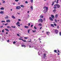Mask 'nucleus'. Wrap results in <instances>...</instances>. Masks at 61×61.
I'll return each mask as SVG.
<instances>
[{
    "label": "nucleus",
    "mask_w": 61,
    "mask_h": 61,
    "mask_svg": "<svg viewBox=\"0 0 61 61\" xmlns=\"http://www.w3.org/2000/svg\"><path fill=\"white\" fill-rule=\"evenodd\" d=\"M38 49L39 50V51L38 52V55H40V54H42V52L43 51H44V50H45L42 49H38L37 48L35 49Z\"/></svg>",
    "instance_id": "1"
},
{
    "label": "nucleus",
    "mask_w": 61,
    "mask_h": 61,
    "mask_svg": "<svg viewBox=\"0 0 61 61\" xmlns=\"http://www.w3.org/2000/svg\"><path fill=\"white\" fill-rule=\"evenodd\" d=\"M54 9H56L57 8H59L60 7V5L59 4H56L54 5Z\"/></svg>",
    "instance_id": "2"
},
{
    "label": "nucleus",
    "mask_w": 61,
    "mask_h": 61,
    "mask_svg": "<svg viewBox=\"0 0 61 61\" xmlns=\"http://www.w3.org/2000/svg\"><path fill=\"white\" fill-rule=\"evenodd\" d=\"M43 20L42 19H40L38 20V22H41V23H42L43 22Z\"/></svg>",
    "instance_id": "3"
},
{
    "label": "nucleus",
    "mask_w": 61,
    "mask_h": 61,
    "mask_svg": "<svg viewBox=\"0 0 61 61\" xmlns=\"http://www.w3.org/2000/svg\"><path fill=\"white\" fill-rule=\"evenodd\" d=\"M43 55H44L43 56L44 58V59H46L47 57H46V54L44 53L43 54Z\"/></svg>",
    "instance_id": "4"
},
{
    "label": "nucleus",
    "mask_w": 61,
    "mask_h": 61,
    "mask_svg": "<svg viewBox=\"0 0 61 61\" xmlns=\"http://www.w3.org/2000/svg\"><path fill=\"white\" fill-rule=\"evenodd\" d=\"M55 32L56 34H58V30H55Z\"/></svg>",
    "instance_id": "5"
},
{
    "label": "nucleus",
    "mask_w": 61,
    "mask_h": 61,
    "mask_svg": "<svg viewBox=\"0 0 61 61\" xmlns=\"http://www.w3.org/2000/svg\"><path fill=\"white\" fill-rule=\"evenodd\" d=\"M20 6H17L16 7V9H18V10H19V9H20Z\"/></svg>",
    "instance_id": "6"
},
{
    "label": "nucleus",
    "mask_w": 61,
    "mask_h": 61,
    "mask_svg": "<svg viewBox=\"0 0 61 61\" xmlns=\"http://www.w3.org/2000/svg\"><path fill=\"white\" fill-rule=\"evenodd\" d=\"M47 10H48L46 9L44 10L43 11L44 13H46V12L47 11Z\"/></svg>",
    "instance_id": "7"
},
{
    "label": "nucleus",
    "mask_w": 61,
    "mask_h": 61,
    "mask_svg": "<svg viewBox=\"0 0 61 61\" xmlns=\"http://www.w3.org/2000/svg\"><path fill=\"white\" fill-rule=\"evenodd\" d=\"M20 24V23H19V22L18 21L17 23L16 24L17 25H18L19 26H20V25H19V24Z\"/></svg>",
    "instance_id": "8"
},
{
    "label": "nucleus",
    "mask_w": 61,
    "mask_h": 61,
    "mask_svg": "<svg viewBox=\"0 0 61 61\" xmlns=\"http://www.w3.org/2000/svg\"><path fill=\"white\" fill-rule=\"evenodd\" d=\"M43 8L44 9H46V10H48V7H43Z\"/></svg>",
    "instance_id": "9"
},
{
    "label": "nucleus",
    "mask_w": 61,
    "mask_h": 61,
    "mask_svg": "<svg viewBox=\"0 0 61 61\" xmlns=\"http://www.w3.org/2000/svg\"><path fill=\"white\" fill-rule=\"evenodd\" d=\"M49 19L51 21H53V19L51 17H50L49 18Z\"/></svg>",
    "instance_id": "10"
},
{
    "label": "nucleus",
    "mask_w": 61,
    "mask_h": 61,
    "mask_svg": "<svg viewBox=\"0 0 61 61\" xmlns=\"http://www.w3.org/2000/svg\"><path fill=\"white\" fill-rule=\"evenodd\" d=\"M6 22L7 23H10V20H6Z\"/></svg>",
    "instance_id": "11"
},
{
    "label": "nucleus",
    "mask_w": 61,
    "mask_h": 61,
    "mask_svg": "<svg viewBox=\"0 0 61 61\" xmlns=\"http://www.w3.org/2000/svg\"><path fill=\"white\" fill-rule=\"evenodd\" d=\"M46 33L48 36H49V34H50V32H46ZM48 34H49V35H48Z\"/></svg>",
    "instance_id": "12"
},
{
    "label": "nucleus",
    "mask_w": 61,
    "mask_h": 61,
    "mask_svg": "<svg viewBox=\"0 0 61 61\" xmlns=\"http://www.w3.org/2000/svg\"><path fill=\"white\" fill-rule=\"evenodd\" d=\"M58 16V14H56V15L55 16V17L56 18H57V17Z\"/></svg>",
    "instance_id": "13"
},
{
    "label": "nucleus",
    "mask_w": 61,
    "mask_h": 61,
    "mask_svg": "<svg viewBox=\"0 0 61 61\" xmlns=\"http://www.w3.org/2000/svg\"><path fill=\"white\" fill-rule=\"evenodd\" d=\"M11 17L12 18H13V19H15V17L13 15H12L11 16Z\"/></svg>",
    "instance_id": "14"
},
{
    "label": "nucleus",
    "mask_w": 61,
    "mask_h": 61,
    "mask_svg": "<svg viewBox=\"0 0 61 61\" xmlns=\"http://www.w3.org/2000/svg\"><path fill=\"white\" fill-rule=\"evenodd\" d=\"M51 17H52V18H53V19H54V17H55V16H54L53 15H51Z\"/></svg>",
    "instance_id": "15"
},
{
    "label": "nucleus",
    "mask_w": 61,
    "mask_h": 61,
    "mask_svg": "<svg viewBox=\"0 0 61 61\" xmlns=\"http://www.w3.org/2000/svg\"><path fill=\"white\" fill-rule=\"evenodd\" d=\"M4 13V11H1L0 12V13L1 14H3Z\"/></svg>",
    "instance_id": "16"
},
{
    "label": "nucleus",
    "mask_w": 61,
    "mask_h": 61,
    "mask_svg": "<svg viewBox=\"0 0 61 61\" xmlns=\"http://www.w3.org/2000/svg\"><path fill=\"white\" fill-rule=\"evenodd\" d=\"M21 46H22V47H24V48H25L26 47L24 45H21Z\"/></svg>",
    "instance_id": "17"
},
{
    "label": "nucleus",
    "mask_w": 61,
    "mask_h": 61,
    "mask_svg": "<svg viewBox=\"0 0 61 61\" xmlns=\"http://www.w3.org/2000/svg\"><path fill=\"white\" fill-rule=\"evenodd\" d=\"M5 19H8V16H6V17L5 18Z\"/></svg>",
    "instance_id": "18"
},
{
    "label": "nucleus",
    "mask_w": 61,
    "mask_h": 61,
    "mask_svg": "<svg viewBox=\"0 0 61 61\" xmlns=\"http://www.w3.org/2000/svg\"><path fill=\"white\" fill-rule=\"evenodd\" d=\"M7 28H11V27L9 26H7Z\"/></svg>",
    "instance_id": "19"
},
{
    "label": "nucleus",
    "mask_w": 61,
    "mask_h": 61,
    "mask_svg": "<svg viewBox=\"0 0 61 61\" xmlns=\"http://www.w3.org/2000/svg\"><path fill=\"white\" fill-rule=\"evenodd\" d=\"M51 26H52V27H54V25H53V24H51Z\"/></svg>",
    "instance_id": "20"
},
{
    "label": "nucleus",
    "mask_w": 61,
    "mask_h": 61,
    "mask_svg": "<svg viewBox=\"0 0 61 61\" xmlns=\"http://www.w3.org/2000/svg\"><path fill=\"white\" fill-rule=\"evenodd\" d=\"M30 29H29L28 30V32L29 34H30V33H29V32H30Z\"/></svg>",
    "instance_id": "21"
},
{
    "label": "nucleus",
    "mask_w": 61,
    "mask_h": 61,
    "mask_svg": "<svg viewBox=\"0 0 61 61\" xmlns=\"http://www.w3.org/2000/svg\"><path fill=\"white\" fill-rule=\"evenodd\" d=\"M1 10H4V8L3 7H1L0 8Z\"/></svg>",
    "instance_id": "22"
},
{
    "label": "nucleus",
    "mask_w": 61,
    "mask_h": 61,
    "mask_svg": "<svg viewBox=\"0 0 61 61\" xmlns=\"http://www.w3.org/2000/svg\"><path fill=\"white\" fill-rule=\"evenodd\" d=\"M24 27L25 28H28V26H24Z\"/></svg>",
    "instance_id": "23"
},
{
    "label": "nucleus",
    "mask_w": 61,
    "mask_h": 61,
    "mask_svg": "<svg viewBox=\"0 0 61 61\" xmlns=\"http://www.w3.org/2000/svg\"><path fill=\"white\" fill-rule=\"evenodd\" d=\"M54 4V1H53L52 2V4L51 5L52 6Z\"/></svg>",
    "instance_id": "24"
},
{
    "label": "nucleus",
    "mask_w": 61,
    "mask_h": 61,
    "mask_svg": "<svg viewBox=\"0 0 61 61\" xmlns=\"http://www.w3.org/2000/svg\"><path fill=\"white\" fill-rule=\"evenodd\" d=\"M40 18H43V16L42 15H41L40 16Z\"/></svg>",
    "instance_id": "25"
},
{
    "label": "nucleus",
    "mask_w": 61,
    "mask_h": 61,
    "mask_svg": "<svg viewBox=\"0 0 61 61\" xmlns=\"http://www.w3.org/2000/svg\"><path fill=\"white\" fill-rule=\"evenodd\" d=\"M30 8L32 9V10H33V7L32 6H31Z\"/></svg>",
    "instance_id": "26"
},
{
    "label": "nucleus",
    "mask_w": 61,
    "mask_h": 61,
    "mask_svg": "<svg viewBox=\"0 0 61 61\" xmlns=\"http://www.w3.org/2000/svg\"><path fill=\"white\" fill-rule=\"evenodd\" d=\"M5 30L6 31H8V32H9V30H8V29H5Z\"/></svg>",
    "instance_id": "27"
},
{
    "label": "nucleus",
    "mask_w": 61,
    "mask_h": 61,
    "mask_svg": "<svg viewBox=\"0 0 61 61\" xmlns=\"http://www.w3.org/2000/svg\"><path fill=\"white\" fill-rule=\"evenodd\" d=\"M56 9H55L53 10V11L54 12H56Z\"/></svg>",
    "instance_id": "28"
},
{
    "label": "nucleus",
    "mask_w": 61,
    "mask_h": 61,
    "mask_svg": "<svg viewBox=\"0 0 61 61\" xmlns=\"http://www.w3.org/2000/svg\"><path fill=\"white\" fill-rule=\"evenodd\" d=\"M57 51L59 53H60V51H59V50L57 49Z\"/></svg>",
    "instance_id": "29"
},
{
    "label": "nucleus",
    "mask_w": 61,
    "mask_h": 61,
    "mask_svg": "<svg viewBox=\"0 0 61 61\" xmlns=\"http://www.w3.org/2000/svg\"><path fill=\"white\" fill-rule=\"evenodd\" d=\"M32 46H31V45H30L29 47V48H31V47H32Z\"/></svg>",
    "instance_id": "30"
},
{
    "label": "nucleus",
    "mask_w": 61,
    "mask_h": 61,
    "mask_svg": "<svg viewBox=\"0 0 61 61\" xmlns=\"http://www.w3.org/2000/svg\"><path fill=\"white\" fill-rule=\"evenodd\" d=\"M1 23H3L4 22V23H5V21H1Z\"/></svg>",
    "instance_id": "31"
},
{
    "label": "nucleus",
    "mask_w": 61,
    "mask_h": 61,
    "mask_svg": "<svg viewBox=\"0 0 61 61\" xmlns=\"http://www.w3.org/2000/svg\"><path fill=\"white\" fill-rule=\"evenodd\" d=\"M55 21L56 23H57V20H56V19H55Z\"/></svg>",
    "instance_id": "32"
},
{
    "label": "nucleus",
    "mask_w": 61,
    "mask_h": 61,
    "mask_svg": "<svg viewBox=\"0 0 61 61\" xmlns=\"http://www.w3.org/2000/svg\"><path fill=\"white\" fill-rule=\"evenodd\" d=\"M53 25H55V26H56V23H54L53 24Z\"/></svg>",
    "instance_id": "33"
},
{
    "label": "nucleus",
    "mask_w": 61,
    "mask_h": 61,
    "mask_svg": "<svg viewBox=\"0 0 61 61\" xmlns=\"http://www.w3.org/2000/svg\"><path fill=\"white\" fill-rule=\"evenodd\" d=\"M22 41H23L24 42H25L26 41L25 40H23Z\"/></svg>",
    "instance_id": "34"
},
{
    "label": "nucleus",
    "mask_w": 61,
    "mask_h": 61,
    "mask_svg": "<svg viewBox=\"0 0 61 61\" xmlns=\"http://www.w3.org/2000/svg\"><path fill=\"white\" fill-rule=\"evenodd\" d=\"M58 0H57V1L56 2V4H58Z\"/></svg>",
    "instance_id": "35"
},
{
    "label": "nucleus",
    "mask_w": 61,
    "mask_h": 61,
    "mask_svg": "<svg viewBox=\"0 0 61 61\" xmlns=\"http://www.w3.org/2000/svg\"><path fill=\"white\" fill-rule=\"evenodd\" d=\"M20 6H21V7H24V6L23 5H20Z\"/></svg>",
    "instance_id": "36"
},
{
    "label": "nucleus",
    "mask_w": 61,
    "mask_h": 61,
    "mask_svg": "<svg viewBox=\"0 0 61 61\" xmlns=\"http://www.w3.org/2000/svg\"><path fill=\"white\" fill-rule=\"evenodd\" d=\"M4 31H5V30H4V29H3L2 30V33H4Z\"/></svg>",
    "instance_id": "37"
},
{
    "label": "nucleus",
    "mask_w": 61,
    "mask_h": 61,
    "mask_svg": "<svg viewBox=\"0 0 61 61\" xmlns=\"http://www.w3.org/2000/svg\"><path fill=\"white\" fill-rule=\"evenodd\" d=\"M9 40H7V42H8V43H9Z\"/></svg>",
    "instance_id": "38"
},
{
    "label": "nucleus",
    "mask_w": 61,
    "mask_h": 61,
    "mask_svg": "<svg viewBox=\"0 0 61 61\" xmlns=\"http://www.w3.org/2000/svg\"><path fill=\"white\" fill-rule=\"evenodd\" d=\"M30 2L31 3H33V0H30Z\"/></svg>",
    "instance_id": "39"
},
{
    "label": "nucleus",
    "mask_w": 61,
    "mask_h": 61,
    "mask_svg": "<svg viewBox=\"0 0 61 61\" xmlns=\"http://www.w3.org/2000/svg\"><path fill=\"white\" fill-rule=\"evenodd\" d=\"M19 40H22V41H23V39H20V38H19Z\"/></svg>",
    "instance_id": "40"
},
{
    "label": "nucleus",
    "mask_w": 61,
    "mask_h": 61,
    "mask_svg": "<svg viewBox=\"0 0 61 61\" xmlns=\"http://www.w3.org/2000/svg\"><path fill=\"white\" fill-rule=\"evenodd\" d=\"M16 43V42L15 41L13 42V44H15Z\"/></svg>",
    "instance_id": "41"
},
{
    "label": "nucleus",
    "mask_w": 61,
    "mask_h": 61,
    "mask_svg": "<svg viewBox=\"0 0 61 61\" xmlns=\"http://www.w3.org/2000/svg\"><path fill=\"white\" fill-rule=\"evenodd\" d=\"M17 35L18 36H20L19 35V34H17Z\"/></svg>",
    "instance_id": "42"
},
{
    "label": "nucleus",
    "mask_w": 61,
    "mask_h": 61,
    "mask_svg": "<svg viewBox=\"0 0 61 61\" xmlns=\"http://www.w3.org/2000/svg\"><path fill=\"white\" fill-rule=\"evenodd\" d=\"M54 52L55 53H56V50H54Z\"/></svg>",
    "instance_id": "43"
},
{
    "label": "nucleus",
    "mask_w": 61,
    "mask_h": 61,
    "mask_svg": "<svg viewBox=\"0 0 61 61\" xmlns=\"http://www.w3.org/2000/svg\"><path fill=\"white\" fill-rule=\"evenodd\" d=\"M59 34H60V36H61V32H60Z\"/></svg>",
    "instance_id": "44"
},
{
    "label": "nucleus",
    "mask_w": 61,
    "mask_h": 61,
    "mask_svg": "<svg viewBox=\"0 0 61 61\" xmlns=\"http://www.w3.org/2000/svg\"><path fill=\"white\" fill-rule=\"evenodd\" d=\"M39 25H40V26H42V24H39Z\"/></svg>",
    "instance_id": "45"
},
{
    "label": "nucleus",
    "mask_w": 61,
    "mask_h": 61,
    "mask_svg": "<svg viewBox=\"0 0 61 61\" xmlns=\"http://www.w3.org/2000/svg\"><path fill=\"white\" fill-rule=\"evenodd\" d=\"M8 24V23H6V24H4V25H7V24Z\"/></svg>",
    "instance_id": "46"
},
{
    "label": "nucleus",
    "mask_w": 61,
    "mask_h": 61,
    "mask_svg": "<svg viewBox=\"0 0 61 61\" xmlns=\"http://www.w3.org/2000/svg\"><path fill=\"white\" fill-rule=\"evenodd\" d=\"M27 18H29V15H28Z\"/></svg>",
    "instance_id": "47"
},
{
    "label": "nucleus",
    "mask_w": 61,
    "mask_h": 61,
    "mask_svg": "<svg viewBox=\"0 0 61 61\" xmlns=\"http://www.w3.org/2000/svg\"><path fill=\"white\" fill-rule=\"evenodd\" d=\"M42 61H46V60L45 61V60H44V59L42 60Z\"/></svg>",
    "instance_id": "48"
},
{
    "label": "nucleus",
    "mask_w": 61,
    "mask_h": 61,
    "mask_svg": "<svg viewBox=\"0 0 61 61\" xmlns=\"http://www.w3.org/2000/svg\"><path fill=\"white\" fill-rule=\"evenodd\" d=\"M5 3V1H2L3 3Z\"/></svg>",
    "instance_id": "49"
},
{
    "label": "nucleus",
    "mask_w": 61,
    "mask_h": 61,
    "mask_svg": "<svg viewBox=\"0 0 61 61\" xmlns=\"http://www.w3.org/2000/svg\"><path fill=\"white\" fill-rule=\"evenodd\" d=\"M25 3H26V4H27V3H28V2H27V1H26L25 2Z\"/></svg>",
    "instance_id": "50"
},
{
    "label": "nucleus",
    "mask_w": 61,
    "mask_h": 61,
    "mask_svg": "<svg viewBox=\"0 0 61 61\" xmlns=\"http://www.w3.org/2000/svg\"><path fill=\"white\" fill-rule=\"evenodd\" d=\"M34 28L35 29H36V26H35L34 27Z\"/></svg>",
    "instance_id": "51"
},
{
    "label": "nucleus",
    "mask_w": 61,
    "mask_h": 61,
    "mask_svg": "<svg viewBox=\"0 0 61 61\" xmlns=\"http://www.w3.org/2000/svg\"><path fill=\"white\" fill-rule=\"evenodd\" d=\"M24 38H25V39H27V38H28L26 37H25Z\"/></svg>",
    "instance_id": "52"
},
{
    "label": "nucleus",
    "mask_w": 61,
    "mask_h": 61,
    "mask_svg": "<svg viewBox=\"0 0 61 61\" xmlns=\"http://www.w3.org/2000/svg\"><path fill=\"white\" fill-rule=\"evenodd\" d=\"M15 1L16 2H17V1H18V0H15Z\"/></svg>",
    "instance_id": "53"
},
{
    "label": "nucleus",
    "mask_w": 61,
    "mask_h": 61,
    "mask_svg": "<svg viewBox=\"0 0 61 61\" xmlns=\"http://www.w3.org/2000/svg\"><path fill=\"white\" fill-rule=\"evenodd\" d=\"M57 28H59V26H58V25L57 26Z\"/></svg>",
    "instance_id": "54"
},
{
    "label": "nucleus",
    "mask_w": 61,
    "mask_h": 61,
    "mask_svg": "<svg viewBox=\"0 0 61 61\" xmlns=\"http://www.w3.org/2000/svg\"><path fill=\"white\" fill-rule=\"evenodd\" d=\"M18 21H21V20H20V19H19L18 20Z\"/></svg>",
    "instance_id": "55"
},
{
    "label": "nucleus",
    "mask_w": 61,
    "mask_h": 61,
    "mask_svg": "<svg viewBox=\"0 0 61 61\" xmlns=\"http://www.w3.org/2000/svg\"><path fill=\"white\" fill-rule=\"evenodd\" d=\"M40 47H41V48H42V47H43V46L42 45V46H40Z\"/></svg>",
    "instance_id": "56"
},
{
    "label": "nucleus",
    "mask_w": 61,
    "mask_h": 61,
    "mask_svg": "<svg viewBox=\"0 0 61 61\" xmlns=\"http://www.w3.org/2000/svg\"><path fill=\"white\" fill-rule=\"evenodd\" d=\"M13 28H15V26H13Z\"/></svg>",
    "instance_id": "57"
},
{
    "label": "nucleus",
    "mask_w": 61,
    "mask_h": 61,
    "mask_svg": "<svg viewBox=\"0 0 61 61\" xmlns=\"http://www.w3.org/2000/svg\"><path fill=\"white\" fill-rule=\"evenodd\" d=\"M30 23H29L28 26H30Z\"/></svg>",
    "instance_id": "58"
},
{
    "label": "nucleus",
    "mask_w": 61,
    "mask_h": 61,
    "mask_svg": "<svg viewBox=\"0 0 61 61\" xmlns=\"http://www.w3.org/2000/svg\"><path fill=\"white\" fill-rule=\"evenodd\" d=\"M39 40L40 41V40H41V39H40V38H39Z\"/></svg>",
    "instance_id": "59"
},
{
    "label": "nucleus",
    "mask_w": 61,
    "mask_h": 61,
    "mask_svg": "<svg viewBox=\"0 0 61 61\" xmlns=\"http://www.w3.org/2000/svg\"><path fill=\"white\" fill-rule=\"evenodd\" d=\"M33 26V25H31V27H32V26Z\"/></svg>",
    "instance_id": "60"
},
{
    "label": "nucleus",
    "mask_w": 61,
    "mask_h": 61,
    "mask_svg": "<svg viewBox=\"0 0 61 61\" xmlns=\"http://www.w3.org/2000/svg\"><path fill=\"white\" fill-rule=\"evenodd\" d=\"M33 32L34 33H35V31L34 30L33 31Z\"/></svg>",
    "instance_id": "61"
},
{
    "label": "nucleus",
    "mask_w": 61,
    "mask_h": 61,
    "mask_svg": "<svg viewBox=\"0 0 61 61\" xmlns=\"http://www.w3.org/2000/svg\"><path fill=\"white\" fill-rule=\"evenodd\" d=\"M43 21H45V18H44Z\"/></svg>",
    "instance_id": "62"
},
{
    "label": "nucleus",
    "mask_w": 61,
    "mask_h": 61,
    "mask_svg": "<svg viewBox=\"0 0 61 61\" xmlns=\"http://www.w3.org/2000/svg\"><path fill=\"white\" fill-rule=\"evenodd\" d=\"M10 10L11 11H12V10H12V9H10Z\"/></svg>",
    "instance_id": "63"
},
{
    "label": "nucleus",
    "mask_w": 61,
    "mask_h": 61,
    "mask_svg": "<svg viewBox=\"0 0 61 61\" xmlns=\"http://www.w3.org/2000/svg\"><path fill=\"white\" fill-rule=\"evenodd\" d=\"M6 34H8V32H6Z\"/></svg>",
    "instance_id": "64"
}]
</instances>
